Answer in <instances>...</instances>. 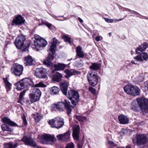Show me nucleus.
<instances>
[{
    "label": "nucleus",
    "mask_w": 148,
    "mask_h": 148,
    "mask_svg": "<svg viewBox=\"0 0 148 148\" xmlns=\"http://www.w3.org/2000/svg\"><path fill=\"white\" fill-rule=\"evenodd\" d=\"M104 19L106 22L108 23H112L114 21L113 19L110 18H104Z\"/></svg>",
    "instance_id": "nucleus-45"
},
{
    "label": "nucleus",
    "mask_w": 148,
    "mask_h": 148,
    "mask_svg": "<svg viewBox=\"0 0 148 148\" xmlns=\"http://www.w3.org/2000/svg\"><path fill=\"white\" fill-rule=\"evenodd\" d=\"M25 92L26 91L24 90L23 91L20 93L19 97L20 100H22L23 99V96L25 95Z\"/></svg>",
    "instance_id": "nucleus-44"
},
{
    "label": "nucleus",
    "mask_w": 148,
    "mask_h": 148,
    "mask_svg": "<svg viewBox=\"0 0 148 148\" xmlns=\"http://www.w3.org/2000/svg\"><path fill=\"white\" fill-rule=\"evenodd\" d=\"M147 44L144 43L139 46L136 50V52L137 54H138L142 51L145 50L147 48Z\"/></svg>",
    "instance_id": "nucleus-25"
},
{
    "label": "nucleus",
    "mask_w": 148,
    "mask_h": 148,
    "mask_svg": "<svg viewBox=\"0 0 148 148\" xmlns=\"http://www.w3.org/2000/svg\"><path fill=\"white\" fill-rule=\"evenodd\" d=\"M31 93L29 94V99L27 101V102L30 104L38 101L41 95V92L37 88L32 89L31 91Z\"/></svg>",
    "instance_id": "nucleus-3"
},
{
    "label": "nucleus",
    "mask_w": 148,
    "mask_h": 148,
    "mask_svg": "<svg viewBox=\"0 0 148 148\" xmlns=\"http://www.w3.org/2000/svg\"><path fill=\"white\" fill-rule=\"evenodd\" d=\"M60 89L57 86H53L50 89V92L52 95H57L59 94Z\"/></svg>",
    "instance_id": "nucleus-26"
},
{
    "label": "nucleus",
    "mask_w": 148,
    "mask_h": 148,
    "mask_svg": "<svg viewBox=\"0 0 148 148\" xmlns=\"http://www.w3.org/2000/svg\"><path fill=\"white\" fill-rule=\"evenodd\" d=\"M54 66L55 69L58 71L63 70L66 67V65L64 64L58 63L57 64H55Z\"/></svg>",
    "instance_id": "nucleus-33"
},
{
    "label": "nucleus",
    "mask_w": 148,
    "mask_h": 148,
    "mask_svg": "<svg viewBox=\"0 0 148 148\" xmlns=\"http://www.w3.org/2000/svg\"><path fill=\"white\" fill-rule=\"evenodd\" d=\"M58 21H64V20H59V19H58Z\"/></svg>",
    "instance_id": "nucleus-58"
},
{
    "label": "nucleus",
    "mask_w": 148,
    "mask_h": 148,
    "mask_svg": "<svg viewBox=\"0 0 148 148\" xmlns=\"http://www.w3.org/2000/svg\"><path fill=\"white\" fill-rule=\"evenodd\" d=\"M3 80L7 91L8 92L11 89L12 84L8 81L7 78H3Z\"/></svg>",
    "instance_id": "nucleus-36"
},
{
    "label": "nucleus",
    "mask_w": 148,
    "mask_h": 148,
    "mask_svg": "<svg viewBox=\"0 0 148 148\" xmlns=\"http://www.w3.org/2000/svg\"><path fill=\"white\" fill-rule=\"evenodd\" d=\"M126 62H127V63H128V62H129V61H126Z\"/></svg>",
    "instance_id": "nucleus-60"
},
{
    "label": "nucleus",
    "mask_w": 148,
    "mask_h": 148,
    "mask_svg": "<svg viewBox=\"0 0 148 148\" xmlns=\"http://www.w3.org/2000/svg\"><path fill=\"white\" fill-rule=\"evenodd\" d=\"M77 55L79 57L82 58L84 57V52L82 51V48L80 46L77 47L76 49Z\"/></svg>",
    "instance_id": "nucleus-30"
},
{
    "label": "nucleus",
    "mask_w": 148,
    "mask_h": 148,
    "mask_svg": "<svg viewBox=\"0 0 148 148\" xmlns=\"http://www.w3.org/2000/svg\"><path fill=\"white\" fill-rule=\"evenodd\" d=\"M79 126L77 125H75L73 128V136L74 139L76 140H78L79 138Z\"/></svg>",
    "instance_id": "nucleus-18"
},
{
    "label": "nucleus",
    "mask_w": 148,
    "mask_h": 148,
    "mask_svg": "<svg viewBox=\"0 0 148 148\" xmlns=\"http://www.w3.org/2000/svg\"><path fill=\"white\" fill-rule=\"evenodd\" d=\"M133 86L132 85L125 86L124 88L125 92L127 94L131 95Z\"/></svg>",
    "instance_id": "nucleus-31"
},
{
    "label": "nucleus",
    "mask_w": 148,
    "mask_h": 148,
    "mask_svg": "<svg viewBox=\"0 0 148 148\" xmlns=\"http://www.w3.org/2000/svg\"><path fill=\"white\" fill-rule=\"evenodd\" d=\"M65 148H74V145L73 143H71L66 145Z\"/></svg>",
    "instance_id": "nucleus-42"
},
{
    "label": "nucleus",
    "mask_w": 148,
    "mask_h": 148,
    "mask_svg": "<svg viewBox=\"0 0 148 148\" xmlns=\"http://www.w3.org/2000/svg\"><path fill=\"white\" fill-rule=\"evenodd\" d=\"M70 135V132L68 131L64 134L58 135L57 138L60 140L67 141L69 140Z\"/></svg>",
    "instance_id": "nucleus-17"
},
{
    "label": "nucleus",
    "mask_w": 148,
    "mask_h": 148,
    "mask_svg": "<svg viewBox=\"0 0 148 148\" xmlns=\"http://www.w3.org/2000/svg\"><path fill=\"white\" fill-rule=\"evenodd\" d=\"M23 67L22 65L18 63L14 64L12 66L11 71V73L17 76H20L22 73Z\"/></svg>",
    "instance_id": "nucleus-8"
},
{
    "label": "nucleus",
    "mask_w": 148,
    "mask_h": 148,
    "mask_svg": "<svg viewBox=\"0 0 148 148\" xmlns=\"http://www.w3.org/2000/svg\"><path fill=\"white\" fill-rule=\"evenodd\" d=\"M52 108L55 110H57L60 112H63L65 109L68 115L70 114L72 111V108L73 107L70 105V102L68 100H65L64 101L58 102L53 104Z\"/></svg>",
    "instance_id": "nucleus-1"
},
{
    "label": "nucleus",
    "mask_w": 148,
    "mask_h": 148,
    "mask_svg": "<svg viewBox=\"0 0 148 148\" xmlns=\"http://www.w3.org/2000/svg\"><path fill=\"white\" fill-rule=\"evenodd\" d=\"M22 118L23 119V125L24 126H25L27 125V123L25 117L24 116Z\"/></svg>",
    "instance_id": "nucleus-47"
},
{
    "label": "nucleus",
    "mask_w": 148,
    "mask_h": 148,
    "mask_svg": "<svg viewBox=\"0 0 148 148\" xmlns=\"http://www.w3.org/2000/svg\"><path fill=\"white\" fill-rule=\"evenodd\" d=\"M134 59L135 60L131 61V63L134 64H137L138 62L146 61L148 60V54L147 53L143 52L134 57Z\"/></svg>",
    "instance_id": "nucleus-12"
},
{
    "label": "nucleus",
    "mask_w": 148,
    "mask_h": 148,
    "mask_svg": "<svg viewBox=\"0 0 148 148\" xmlns=\"http://www.w3.org/2000/svg\"><path fill=\"white\" fill-rule=\"evenodd\" d=\"M117 148H125L124 147H117Z\"/></svg>",
    "instance_id": "nucleus-61"
},
{
    "label": "nucleus",
    "mask_w": 148,
    "mask_h": 148,
    "mask_svg": "<svg viewBox=\"0 0 148 148\" xmlns=\"http://www.w3.org/2000/svg\"><path fill=\"white\" fill-rule=\"evenodd\" d=\"M53 41L48 50L49 56L47 59L44 61V64L47 66H51L52 65L51 61L54 59V55L55 53L58 40L55 38H53Z\"/></svg>",
    "instance_id": "nucleus-2"
},
{
    "label": "nucleus",
    "mask_w": 148,
    "mask_h": 148,
    "mask_svg": "<svg viewBox=\"0 0 148 148\" xmlns=\"http://www.w3.org/2000/svg\"><path fill=\"white\" fill-rule=\"evenodd\" d=\"M135 81L138 82H142L143 80V77L141 73L137 72L136 76H134Z\"/></svg>",
    "instance_id": "nucleus-29"
},
{
    "label": "nucleus",
    "mask_w": 148,
    "mask_h": 148,
    "mask_svg": "<svg viewBox=\"0 0 148 148\" xmlns=\"http://www.w3.org/2000/svg\"><path fill=\"white\" fill-rule=\"evenodd\" d=\"M126 129H122L121 130V132L123 133V134H124V133L125 132V131H126Z\"/></svg>",
    "instance_id": "nucleus-55"
},
{
    "label": "nucleus",
    "mask_w": 148,
    "mask_h": 148,
    "mask_svg": "<svg viewBox=\"0 0 148 148\" xmlns=\"http://www.w3.org/2000/svg\"><path fill=\"white\" fill-rule=\"evenodd\" d=\"M33 61V60L30 56H28L24 58V63L25 66L32 65Z\"/></svg>",
    "instance_id": "nucleus-23"
},
{
    "label": "nucleus",
    "mask_w": 148,
    "mask_h": 148,
    "mask_svg": "<svg viewBox=\"0 0 148 148\" xmlns=\"http://www.w3.org/2000/svg\"><path fill=\"white\" fill-rule=\"evenodd\" d=\"M145 86L147 87L148 90V82H146L145 83Z\"/></svg>",
    "instance_id": "nucleus-53"
},
{
    "label": "nucleus",
    "mask_w": 148,
    "mask_h": 148,
    "mask_svg": "<svg viewBox=\"0 0 148 148\" xmlns=\"http://www.w3.org/2000/svg\"><path fill=\"white\" fill-rule=\"evenodd\" d=\"M21 141L24 143L26 145L35 147L36 145L35 142L30 137L24 136L21 139Z\"/></svg>",
    "instance_id": "nucleus-16"
},
{
    "label": "nucleus",
    "mask_w": 148,
    "mask_h": 148,
    "mask_svg": "<svg viewBox=\"0 0 148 148\" xmlns=\"http://www.w3.org/2000/svg\"><path fill=\"white\" fill-rule=\"evenodd\" d=\"M109 35H110V34H111V33H109Z\"/></svg>",
    "instance_id": "nucleus-62"
},
{
    "label": "nucleus",
    "mask_w": 148,
    "mask_h": 148,
    "mask_svg": "<svg viewBox=\"0 0 148 148\" xmlns=\"http://www.w3.org/2000/svg\"><path fill=\"white\" fill-rule=\"evenodd\" d=\"M25 39L24 36L22 34L19 35L16 39L15 42V44L16 47L18 49H21L24 45Z\"/></svg>",
    "instance_id": "nucleus-14"
},
{
    "label": "nucleus",
    "mask_w": 148,
    "mask_h": 148,
    "mask_svg": "<svg viewBox=\"0 0 148 148\" xmlns=\"http://www.w3.org/2000/svg\"><path fill=\"white\" fill-rule=\"evenodd\" d=\"M89 90L93 94L95 93L96 90H95L92 87H89Z\"/></svg>",
    "instance_id": "nucleus-46"
},
{
    "label": "nucleus",
    "mask_w": 148,
    "mask_h": 148,
    "mask_svg": "<svg viewBox=\"0 0 148 148\" xmlns=\"http://www.w3.org/2000/svg\"><path fill=\"white\" fill-rule=\"evenodd\" d=\"M1 127L2 130L3 131H8L9 132H12V129L7 127L5 124L2 125L1 126Z\"/></svg>",
    "instance_id": "nucleus-39"
},
{
    "label": "nucleus",
    "mask_w": 148,
    "mask_h": 148,
    "mask_svg": "<svg viewBox=\"0 0 148 148\" xmlns=\"http://www.w3.org/2000/svg\"><path fill=\"white\" fill-rule=\"evenodd\" d=\"M49 123L51 127L59 129L63 126L64 122L62 119L57 117L49 120Z\"/></svg>",
    "instance_id": "nucleus-7"
},
{
    "label": "nucleus",
    "mask_w": 148,
    "mask_h": 148,
    "mask_svg": "<svg viewBox=\"0 0 148 148\" xmlns=\"http://www.w3.org/2000/svg\"><path fill=\"white\" fill-rule=\"evenodd\" d=\"M20 82L21 86L23 87V88L28 87L29 86L36 87H45L46 86L42 82H40L35 85L32 79L29 78H24Z\"/></svg>",
    "instance_id": "nucleus-4"
},
{
    "label": "nucleus",
    "mask_w": 148,
    "mask_h": 148,
    "mask_svg": "<svg viewBox=\"0 0 148 148\" xmlns=\"http://www.w3.org/2000/svg\"><path fill=\"white\" fill-rule=\"evenodd\" d=\"M44 24L46 25L49 28H50L52 25L51 24L47 22H44Z\"/></svg>",
    "instance_id": "nucleus-49"
},
{
    "label": "nucleus",
    "mask_w": 148,
    "mask_h": 148,
    "mask_svg": "<svg viewBox=\"0 0 148 148\" xmlns=\"http://www.w3.org/2000/svg\"><path fill=\"white\" fill-rule=\"evenodd\" d=\"M68 97L71 100V103L76 106L79 100V96L78 92L74 90H70L68 92Z\"/></svg>",
    "instance_id": "nucleus-6"
},
{
    "label": "nucleus",
    "mask_w": 148,
    "mask_h": 148,
    "mask_svg": "<svg viewBox=\"0 0 148 148\" xmlns=\"http://www.w3.org/2000/svg\"><path fill=\"white\" fill-rule=\"evenodd\" d=\"M95 35V34H94L93 35H92V37L93 38L94 36Z\"/></svg>",
    "instance_id": "nucleus-57"
},
{
    "label": "nucleus",
    "mask_w": 148,
    "mask_h": 148,
    "mask_svg": "<svg viewBox=\"0 0 148 148\" xmlns=\"http://www.w3.org/2000/svg\"><path fill=\"white\" fill-rule=\"evenodd\" d=\"M120 123L121 124H124L128 123L129 119L127 116L123 115H120L118 117Z\"/></svg>",
    "instance_id": "nucleus-21"
},
{
    "label": "nucleus",
    "mask_w": 148,
    "mask_h": 148,
    "mask_svg": "<svg viewBox=\"0 0 148 148\" xmlns=\"http://www.w3.org/2000/svg\"><path fill=\"white\" fill-rule=\"evenodd\" d=\"M34 117L36 122H39L42 118L41 115L38 113H37L34 114Z\"/></svg>",
    "instance_id": "nucleus-38"
},
{
    "label": "nucleus",
    "mask_w": 148,
    "mask_h": 148,
    "mask_svg": "<svg viewBox=\"0 0 148 148\" xmlns=\"http://www.w3.org/2000/svg\"><path fill=\"white\" fill-rule=\"evenodd\" d=\"M75 117L79 121L83 122L88 120L86 114L82 115L76 116Z\"/></svg>",
    "instance_id": "nucleus-34"
},
{
    "label": "nucleus",
    "mask_w": 148,
    "mask_h": 148,
    "mask_svg": "<svg viewBox=\"0 0 148 148\" xmlns=\"http://www.w3.org/2000/svg\"><path fill=\"white\" fill-rule=\"evenodd\" d=\"M21 82L20 81L15 84V86H16V88L18 90H21L23 88V87L21 86Z\"/></svg>",
    "instance_id": "nucleus-41"
},
{
    "label": "nucleus",
    "mask_w": 148,
    "mask_h": 148,
    "mask_svg": "<svg viewBox=\"0 0 148 148\" xmlns=\"http://www.w3.org/2000/svg\"><path fill=\"white\" fill-rule=\"evenodd\" d=\"M137 101L140 108L143 110H146L148 109V100L145 98H137Z\"/></svg>",
    "instance_id": "nucleus-13"
},
{
    "label": "nucleus",
    "mask_w": 148,
    "mask_h": 148,
    "mask_svg": "<svg viewBox=\"0 0 148 148\" xmlns=\"http://www.w3.org/2000/svg\"><path fill=\"white\" fill-rule=\"evenodd\" d=\"M84 143V141L82 140L79 142L77 143L78 148H82L83 145Z\"/></svg>",
    "instance_id": "nucleus-43"
},
{
    "label": "nucleus",
    "mask_w": 148,
    "mask_h": 148,
    "mask_svg": "<svg viewBox=\"0 0 148 148\" xmlns=\"http://www.w3.org/2000/svg\"><path fill=\"white\" fill-rule=\"evenodd\" d=\"M123 19V18H120V19H114V21H122Z\"/></svg>",
    "instance_id": "nucleus-52"
},
{
    "label": "nucleus",
    "mask_w": 148,
    "mask_h": 148,
    "mask_svg": "<svg viewBox=\"0 0 148 148\" xmlns=\"http://www.w3.org/2000/svg\"><path fill=\"white\" fill-rule=\"evenodd\" d=\"M18 143L14 144L12 142H9L5 144L4 145L5 148H15L18 145Z\"/></svg>",
    "instance_id": "nucleus-32"
},
{
    "label": "nucleus",
    "mask_w": 148,
    "mask_h": 148,
    "mask_svg": "<svg viewBox=\"0 0 148 148\" xmlns=\"http://www.w3.org/2000/svg\"><path fill=\"white\" fill-rule=\"evenodd\" d=\"M101 38H102V37L101 36H98L96 37L95 39L98 42L100 41Z\"/></svg>",
    "instance_id": "nucleus-50"
},
{
    "label": "nucleus",
    "mask_w": 148,
    "mask_h": 148,
    "mask_svg": "<svg viewBox=\"0 0 148 148\" xmlns=\"http://www.w3.org/2000/svg\"><path fill=\"white\" fill-rule=\"evenodd\" d=\"M48 69L43 68H37L36 69L34 73V75L37 77L40 78H45L47 76Z\"/></svg>",
    "instance_id": "nucleus-11"
},
{
    "label": "nucleus",
    "mask_w": 148,
    "mask_h": 148,
    "mask_svg": "<svg viewBox=\"0 0 148 148\" xmlns=\"http://www.w3.org/2000/svg\"><path fill=\"white\" fill-rule=\"evenodd\" d=\"M60 85L61 90L64 95H66L68 87L69 85L68 83L66 81H64L60 83Z\"/></svg>",
    "instance_id": "nucleus-19"
},
{
    "label": "nucleus",
    "mask_w": 148,
    "mask_h": 148,
    "mask_svg": "<svg viewBox=\"0 0 148 148\" xmlns=\"http://www.w3.org/2000/svg\"><path fill=\"white\" fill-rule=\"evenodd\" d=\"M63 38L65 42L69 43L71 45L73 44V43L71 41L70 38L67 36L64 35Z\"/></svg>",
    "instance_id": "nucleus-40"
},
{
    "label": "nucleus",
    "mask_w": 148,
    "mask_h": 148,
    "mask_svg": "<svg viewBox=\"0 0 148 148\" xmlns=\"http://www.w3.org/2000/svg\"><path fill=\"white\" fill-rule=\"evenodd\" d=\"M34 38L35 39L34 40V45L35 48L38 50L41 49L47 44V42L46 40L38 35H35Z\"/></svg>",
    "instance_id": "nucleus-5"
},
{
    "label": "nucleus",
    "mask_w": 148,
    "mask_h": 148,
    "mask_svg": "<svg viewBox=\"0 0 148 148\" xmlns=\"http://www.w3.org/2000/svg\"><path fill=\"white\" fill-rule=\"evenodd\" d=\"M78 19L79 20V22L81 23H83V20L81 18H80V17H78Z\"/></svg>",
    "instance_id": "nucleus-54"
},
{
    "label": "nucleus",
    "mask_w": 148,
    "mask_h": 148,
    "mask_svg": "<svg viewBox=\"0 0 148 148\" xmlns=\"http://www.w3.org/2000/svg\"><path fill=\"white\" fill-rule=\"evenodd\" d=\"M108 143L112 147L116 146V144H115L113 142L110 141L108 142Z\"/></svg>",
    "instance_id": "nucleus-48"
},
{
    "label": "nucleus",
    "mask_w": 148,
    "mask_h": 148,
    "mask_svg": "<svg viewBox=\"0 0 148 148\" xmlns=\"http://www.w3.org/2000/svg\"><path fill=\"white\" fill-rule=\"evenodd\" d=\"M87 78L90 85L95 86L97 84L98 77L97 74H93L92 71H90L88 73Z\"/></svg>",
    "instance_id": "nucleus-10"
},
{
    "label": "nucleus",
    "mask_w": 148,
    "mask_h": 148,
    "mask_svg": "<svg viewBox=\"0 0 148 148\" xmlns=\"http://www.w3.org/2000/svg\"><path fill=\"white\" fill-rule=\"evenodd\" d=\"M3 122L12 126H16L17 125L14 122L11 121L7 117H4L2 119Z\"/></svg>",
    "instance_id": "nucleus-27"
},
{
    "label": "nucleus",
    "mask_w": 148,
    "mask_h": 148,
    "mask_svg": "<svg viewBox=\"0 0 148 148\" xmlns=\"http://www.w3.org/2000/svg\"><path fill=\"white\" fill-rule=\"evenodd\" d=\"M131 109L135 112L139 111V107L138 105L135 102L133 101L131 104Z\"/></svg>",
    "instance_id": "nucleus-37"
},
{
    "label": "nucleus",
    "mask_w": 148,
    "mask_h": 148,
    "mask_svg": "<svg viewBox=\"0 0 148 148\" xmlns=\"http://www.w3.org/2000/svg\"><path fill=\"white\" fill-rule=\"evenodd\" d=\"M128 10V11H130V10H130L129 9H128V10Z\"/></svg>",
    "instance_id": "nucleus-59"
},
{
    "label": "nucleus",
    "mask_w": 148,
    "mask_h": 148,
    "mask_svg": "<svg viewBox=\"0 0 148 148\" xmlns=\"http://www.w3.org/2000/svg\"><path fill=\"white\" fill-rule=\"evenodd\" d=\"M41 139L43 144H47L46 142L53 141L54 140V138L52 136L47 134L42 135L41 137Z\"/></svg>",
    "instance_id": "nucleus-20"
},
{
    "label": "nucleus",
    "mask_w": 148,
    "mask_h": 148,
    "mask_svg": "<svg viewBox=\"0 0 148 148\" xmlns=\"http://www.w3.org/2000/svg\"><path fill=\"white\" fill-rule=\"evenodd\" d=\"M126 148H131V147L130 146H126Z\"/></svg>",
    "instance_id": "nucleus-56"
},
{
    "label": "nucleus",
    "mask_w": 148,
    "mask_h": 148,
    "mask_svg": "<svg viewBox=\"0 0 148 148\" xmlns=\"http://www.w3.org/2000/svg\"><path fill=\"white\" fill-rule=\"evenodd\" d=\"M136 140L132 139L133 143L136 144L137 145H140L145 144L148 141L147 137L145 134H140L136 136Z\"/></svg>",
    "instance_id": "nucleus-9"
},
{
    "label": "nucleus",
    "mask_w": 148,
    "mask_h": 148,
    "mask_svg": "<svg viewBox=\"0 0 148 148\" xmlns=\"http://www.w3.org/2000/svg\"><path fill=\"white\" fill-rule=\"evenodd\" d=\"M25 21L21 15H18L14 18L12 21V25H21L24 24Z\"/></svg>",
    "instance_id": "nucleus-15"
},
{
    "label": "nucleus",
    "mask_w": 148,
    "mask_h": 148,
    "mask_svg": "<svg viewBox=\"0 0 148 148\" xmlns=\"http://www.w3.org/2000/svg\"><path fill=\"white\" fill-rule=\"evenodd\" d=\"M64 73L66 74L65 77L68 78L70 77L72 75H75L78 73V72L73 69H66L64 71Z\"/></svg>",
    "instance_id": "nucleus-22"
},
{
    "label": "nucleus",
    "mask_w": 148,
    "mask_h": 148,
    "mask_svg": "<svg viewBox=\"0 0 148 148\" xmlns=\"http://www.w3.org/2000/svg\"><path fill=\"white\" fill-rule=\"evenodd\" d=\"M130 12H132V14H135L136 15L139 14H138L137 12L134 10H130Z\"/></svg>",
    "instance_id": "nucleus-51"
},
{
    "label": "nucleus",
    "mask_w": 148,
    "mask_h": 148,
    "mask_svg": "<svg viewBox=\"0 0 148 148\" xmlns=\"http://www.w3.org/2000/svg\"><path fill=\"white\" fill-rule=\"evenodd\" d=\"M131 95L133 96L139 95L140 92V89L137 86L133 85Z\"/></svg>",
    "instance_id": "nucleus-24"
},
{
    "label": "nucleus",
    "mask_w": 148,
    "mask_h": 148,
    "mask_svg": "<svg viewBox=\"0 0 148 148\" xmlns=\"http://www.w3.org/2000/svg\"><path fill=\"white\" fill-rule=\"evenodd\" d=\"M101 66L100 64L97 63H93L92 65L90 66V68L93 70H97L99 69Z\"/></svg>",
    "instance_id": "nucleus-35"
},
{
    "label": "nucleus",
    "mask_w": 148,
    "mask_h": 148,
    "mask_svg": "<svg viewBox=\"0 0 148 148\" xmlns=\"http://www.w3.org/2000/svg\"><path fill=\"white\" fill-rule=\"evenodd\" d=\"M62 77V75L59 72H56L53 76L52 79L57 82H60Z\"/></svg>",
    "instance_id": "nucleus-28"
}]
</instances>
